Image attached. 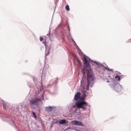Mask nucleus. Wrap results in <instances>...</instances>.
Masks as SVG:
<instances>
[{
  "instance_id": "obj_8",
  "label": "nucleus",
  "mask_w": 131,
  "mask_h": 131,
  "mask_svg": "<svg viewBox=\"0 0 131 131\" xmlns=\"http://www.w3.org/2000/svg\"><path fill=\"white\" fill-rule=\"evenodd\" d=\"M59 123L60 124H66L67 123L66 122V121L64 119H62L60 121H59Z\"/></svg>"
},
{
  "instance_id": "obj_11",
  "label": "nucleus",
  "mask_w": 131,
  "mask_h": 131,
  "mask_svg": "<svg viewBox=\"0 0 131 131\" xmlns=\"http://www.w3.org/2000/svg\"><path fill=\"white\" fill-rule=\"evenodd\" d=\"M3 107L4 108L5 110H6V106H7V104L6 103L4 102H3Z\"/></svg>"
},
{
  "instance_id": "obj_15",
  "label": "nucleus",
  "mask_w": 131,
  "mask_h": 131,
  "mask_svg": "<svg viewBox=\"0 0 131 131\" xmlns=\"http://www.w3.org/2000/svg\"><path fill=\"white\" fill-rule=\"evenodd\" d=\"M104 68L106 69L109 71H111V70H113L112 69H109V68L106 67H105Z\"/></svg>"
},
{
  "instance_id": "obj_6",
  "label": "nucleus",
  "mask_w": 131,
  "mask_h": 131,
  "mask_svg": "<svg viewBox=\"0 0 131 131\" xmlns=\"http://www.w3.org/2000/svg\"><path fill=\"white\" fill-rule=\"evenodd\" d=\"M71 123L73 125H78L83 126V124L81 122H78L77 121H72Z\"/></svg>"
},
{
  "instance_id": "obj_5",
  "label": "nucleus",
  "mask_w": 131,
  "mask_h": 131,
  "mask_svg": "<svg viewBox=\"0 0 131 131\" xmlns=\"http://www.w3.org/2000/svg\"><path fill=\"white\" fill-rule=\"evenodd\" d=\"M82 60L83 61L85 66L86 67L90 68V67L89 63L86 58L85 57H83Z\"/></svg>"
},
{
  "instance_id": "obj_3",
  "label": "nucleus",
  "mask_w": 131,
  "mask_h": 131,
  "mask_svg": "<svg viewBox=\"0 0 131 131\" xmlns=\"http://www.w3.org/2000/svg\"><path fill=\"white\" fill-rule=\"evenodd\" d=\"M87 104V103L84 101H82L77 102L75 105L78 108H82L84 110H85L86 109V108L85 107Z\"/></svg>"
},
{
  "instance_id": "obj_7",
  "label": "nucleus",
  "mask_w": 131,
  "mask_h": 131,
  "mask_svg": "<svg viewBox=\"0 0 131 131\" xmlns=\"http://www.w3.org/2000/svg\"><path fill=\"white\" fill-rule=\"evenodd\" d=\"M81 93L80 92H78L75 95L74 97V99L75 101L78 100L80 97Z\"/></svg>"
},
{
  "instance_id": "obj_19",
  "label": "nucleus",
  "mask_w": 131,
  "mask_h": 131,
  "mask_svg": "<svg viewBox=\"0 0 131 131\" xmlns=\"http://www.w3.org/2000/svg\"><path fill=\"white\" fill-rule=\"evenodd\" d=\"M86 91L85 90L83 91V93H84V95L85 96H86V95L85 94V93L86 92Z\"/></svg>"
},
{
  "instance_id": "obj_9",
  "label": "nucleus",
  "mask_w": 131,
  "mask_h": 131,
  "mask_svg": "<svg viewBox=\"0 0 131 131\" xmlns=\"http://www.w3.org/2000/svg\"><path fill=\"white\" fill-rule=\"evenodd\" d=\"M55 36V34L54 33L53 34H49V36L50 39L51 40H52L54 37Z\"/></svg>"
},
{
  "instance_id": "obj_20",
  "label": "nucleus",
  "mask_w": 131,
  "mask_h": 131,
  "mask_svg": "<svg viewBox=\"0 0 131 131\" xmlns=\"http://www.w3.org/2000/svg\"><path fill=\"white\" fill-rule=\"evenodd\" d=\"M49 53L48 52V53L47 54V55H48V54H49Z\"/></svg>"
},
{
  "instance_id": "obj_18",
  "label": "nucleus",
  "mask_w": 131,
  "mask_h": 131,
  "mask_svg": "<svg viewBox=\"0 0 131 131\" xmlns=\"http://www.w3.org/2000/svg\"><path fill=\"white\" fill-rule=\"evenodd\" d=\"M43 39V38L41 37H40V41H42Z\"/></svg>"
},
{
  "instance_id": "obj_13",
  "label": "nucleus",
  "mask_w": 131,
  "mask_h": 131,
  "mask_svg": "<svg viewBox=\"0 0 131 131\" xmlns=\"http://www.w3.org/2000/svg\"><path fill=\"white\" fill-rule=\"evenodd\" d=\"M115 78L117 79L118 81H119L120 80V77L118 76H116L115 77Z\"/></svg>"
},
{
  "instance_id": "obj_10",
  "label": "nucleus",
  "mask_w": 131,
  "mask_h": 131,
  "mask_svg": "<svg viewBox=\"0 0 131 131\" xmlns=\"http://www.w3.org/2000/svg\"><path fill=\"white\" fill-rule=\"evenodd\" d=\"M46 110L47 112H50L52 111V107H47L46 108Z\"/></svg>"
},
{
  "instance_id": "obj_14",
  "label": "nucleus",
  "mask_w": 131,
  "mask_h": 131,
  "mask_svg": "<svg viewBox=\"0 0 131 131\" xmlns=\"http://www.w3.org/2000/svg\"><path fill=\"white\" fill-rule=\"evenodd\" d=\"M32 114L35 117V119H36L37 116L35 113L34 112H32Z\"/></svg>"
},
{
  "instance_id": "obj_2",
  "label": "nucleus",
  "mask_w": 131,
  "mask_h": 131,
  "mask_svg": "<svg viewBox=\"0 0 131 131\" xmlns=\"http://www.w3.org/2000/svg\"><path fill=\"white\" fill-rule=\"evenodd\" d=\"M41 101V100L37 97L32 98L30 99L29 101L30 106L32 107L34 105L38 106L39 105V102Z\"/></svg>"
},
{
  "instance_id": "obj_1",
  "label": "nucleus",
  "mask_w": 131,
  "mask_h": 131,
  "mask_svg": "<svg viewBox=\"0 0 131 131\" xmlns=\"http://www.w3.org/2000/svg\"><path fill=\"white\" fill-rule=\"evenodd\" d=\"M93 72L91 70L88 71L87 75V84L86 85L85 89L88 90L89 86L91 83H92L93 79Z\"/></svg>"
},
{
  "instance_id": "obj_12",
  "label": "nucleus",
  "mask_w": 131,
  "mask_h": 131,
  "mask_svg": "<svg viewBox=\"0 0 131 131\" xmlns=\"http://www.w3.org/2000/svg\"><path fill=\"white\" fill-rule=\"evenodd\" d=\"M66 9L67 11H69L70 10L69 6L68 5H66Z\"/></svg>"
},
{
  "instance_id": "obj_16",
  "label": "nucleus",
  "mask_w": 131,
  "mask_h": 131,
  "mask_svg": "<svg viewBox=\"0 0 131 131\" xmlns=\"http://www.w3.org/2000/svg\"><path fill=\"white\" fill-rule=\"evenodd\" d=\"M78 63L79 64H80V65L81 64V62L79 60V59H78Z\"/></svg>"
},
{
  "instance_id": "obj_4",
  "label": "nucleus",
  "mask_w": 131,
  "mask_h": 131,
  "mask_svg": "<svg viewBox=\"0 0 131 131\" xmlns=\"http://www.w3.org/2000/svg\"><path fill=\"white\" fill-rule=\"evenodd\" d=\"M115 90L118 92H119L122 89V86L119 84H116L114 85Z\"/></svg>"
},
{
  "instance_id": "obj_17",
  "label": "nucleus",
  "mask_w": 131,
  "mask_h": 131,
  "mask_svg": "<svg viewBox=\"0 0 131 131\" xmlns=\"http://www.w3.org/2000/svg\"><path fill=\"white\" fill-rule=\"evenodd\" d=\"M131 42V39H129L127 41V42Z\"/></svg>"
}]
</instances>
